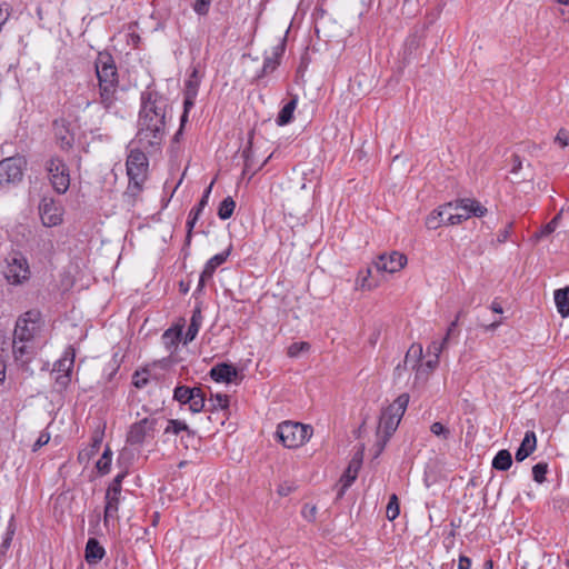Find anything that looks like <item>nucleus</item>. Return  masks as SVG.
I'll return each mask as SVG.
<instances>
[{"instance_id": "obj_62", "label": "nucleus", "mask_w": 569, "mask_h": 569, "mask_svg": "<svg viewBox=\"0 0 569 569\" xmlns=\"http://www.w3.org/2000/svg\"><path fill=\"white\" fill-rule=\"evenodd\" d=\"M490 309L496 313H502V307L497 301L491 303Z\"/></svg>"}, {"instance_id": "obj_29", "label": "nucleus", "mask_w": 569, "mask_h": 569, "mask_svg": "<svg viewBox=\"0 0 569 569\" xmlns=\"http://www.w3.org/2000/svg\"><path fill=\"white\" fill-rule=\"evenodd\" d=\"M206 408V396L200 388H193V393L189 401V409L193 413H198Z\"/></svg>"}, {"instance_id": "obj_64", "label": "nucleus", "mask_w": 569, "mask_h": 569, "mask_svg": "<svg viewBox=\"0 0 569 569\" xmlns=\"http://www.w3.org/2000/svg\"><path fill=\"white\" fill-rule=\"evenodd\" d=\"M360 287L361 288H367V289H371L373 287V284L369 283L368 282V278L367 277H363L360 281Z\"/></svg>"}, {"instance_id": "obj_16", "label": "nucleus", "mask_w": 569, "mask_h": 569, "mask_svg": "<svg viewBox=\"0 0 569 569\" xmlns=\"http://www.w3.org/2000/svg\"><path fill=\"white\" fill-rule=\"evenodd\" d=\"M237 376V368L229 363H218L210 370V377L217 382H231Z\"/></svg>"}, {"instance_id": "obj_52", "label": "nucleus", "mask_w": 569, "mask_h": 569, "mask_svg": "<svg viewBox=\"0 0 569 569\" xmlns=\"http://www.w3.org/2000/svg\"><path fill=\"white\" fill-rule=\"evenodd\" d=\"M556 142H558L562 148L569 146V131L560 129L556 136Z\"/></svg>"}, {"instance_id": "obj_9", "label": "nucleus", "mask_w": 569, "mask_h": 569, "mask_svg": "<svg viewBox=\"0 0 569 569\" xmlns=\"http://www.w3.org/2000/svg\"><path fill=\"white\" fill-rule=\"evenodd\" d=\"M156 425L157 419L150 417L133 423L127 433V442L132 446L141 445L147 438L153 437Z\"/></svg>"}, {"instance_id": "obj_28", "label": "nucleus", "mask_w": 569, "mask_h": 569, "mask_svg": "<svg viewBox=\"0 0 569 569\" xmlns=\"http://www.w3.org/2000/svg\"><path fill=\"white\" fill-rule=\"evenodd\" d=\"M512 465V457L511 453L502 449L498 451V453L495 456L492 460V468L500 471L508 470Z\"/></svg>"}, {"instance_id": "obj_36", "label": "nucleus", "mask_w": 569, "mask_h": 569, "mask_svg": "<svg viewBox=\"0 0 569 569\" xmlns=\"http://www.w3.org/2000/svg\"><path fill=\"white\" fill-rule=\"evenodd\" d=\"M430 431L442 440H448L451 437L450 429L439 421H436L430 426Z\"/></svg>"}, {"instance_id": "obj_63", "label": "nucleus", "mask_w": 569, "mask_h": 569, "mask_svg": "<svg viewBox=\"0 0 569 569\" xmlns=\"http://www.w3.org/2000/svg\"><path fill=\"white\" fill-rule=\"evenodd\" d=\"M101 441H102V439H101L100 436L93 437V439H92V447H93V449L98 450V448L101 445Z\"/></svg>"}, {"instance_id": "obj_6", "label": "nucleus", "mask_w": 569, "mask_h": 569, "mask_svg": "<svg viewBox=\"0 0 569 569\" xmlns=\"http://www.w3.org/2000/svg\"><path fill=\"white\" fill-rule=\"evenodd\" d=\"M27 160L22 156L9 157L0 161V186L14 184L22 180Z\"/></svg>"}, {"instance_id": "obj_22", "label": "nucleus", "mask_w": 569, "mask_h": 569, "mask_svg": "<svg viewBox=\"0 0 569 569\" xmlns=\"http://www.w3.org/2000/svg\"><path fill=\"white\" fill-rule=\"evenodd\" d=\"M30 341H20V339L13 338L12 340V352L14 359L21 363H27L32 355V347L29 346Z\"/></svg>"}, {"instance_id": "obj_14", "label": "nucleus", "mask_w": 569, "mask_h": 569, "mask_svg": "<svg viewBox=\"0 0 569 569\" xmlns=\"http://www.w3.org/2000/svg\"><path fill=\"white\" fill-rule=\"evenodd\" d=\"M400 423V420H398L395 417H391L387 415L386 412H382V416L380 418L379 423V430L382 429L383 431V439L378 443L379 448L377 451V456L380 455L386 446V442L389 440L391 435L397 430L398 426Z\"/></svg>"}, {"instance_id": "obj_27", "label": "nucleus", "mask_w": 569, "mask_h": 569, "mask_svg": "<svg viewBox=\"0 0 569 569\" xmlns=\"http://www.w3.org/2000/svg\"><path fill=\"white\" fill-rule=\"evenodd\" d=\"M297 102V98H293L281 108L276 119L278 126H286L292 121Z\"/></svg>"}, {"instance_id": "obj_34", "label": "nucleus", "mask_w": 569, "mask_h": 569, "mask_svg": "<svg viewBox=\"0 0 569 569\" xmlns=\"http://www.w3.org/2000/svg\"><path fill=\"white\" fill-rule=\"evenodd\" d=\"M193 393V388L187 386H179L173 391V399L179 401L182 405L189 403L191 396Z\"/></svg>"}, {"instance_id": "obj_59", "label": "nucleus", "mask_w": 569, "mask_h": 569, "mask_svg": "<svg viewBox=\"0 0 569 569\" xmlns=\"http://www.w3.org/2000/svg\"><path fill=\"white\" fill-rule=\"evenodd\" d=\"M107 492H114V493L121 495V483L112 480V482L109 485V487L107 489Z\"/></svg>"}, {"instance_id": "obj_55", "label": "nucleus", "mask_w": 569, "mask_h": 569, "mask_svg": "<svg viewBox=\"0 0 569 569\" xmlns=\"http://www.w3.org/2000/svg\"><path fill=\"white\" fill-rule=\"evenodd\" d=\"M193 211H190L189 213V218H188V221H187V228H188V232H187V240L188 242L190 241V238H191V232H192V229L198 220L199 217L192 214Z\"/></svg>"}, {"instance_id": "obj_5", "label": "nucleus", "mask_w": 569, "mask_h": 569, "mask_svg": "<svg viewBox=\"0 0 569 569\" xmlns=\"http://www.w3.org/2000/svg\"><path fill=\"white\" fill-rule=\"evenodd\" d=\"M46 169L53 189L60 194L66 193L70 187V173L64 161L52 157L47 161Z\"/></svg>"}, {"instance_id": "obj_61", "label": "nucleus", "mask_w": 569, "mask_h": 569, "mask_svg": "<svg viewBox=\"0 0 569 569\" xmlns=\"http://www.w3.org/2000/svg\"><path fill=\"white\" fill-rule=\"evenodd\" d=\"M4 378H6V365L0 359V383L4 381Z\"/></svg>"}, {"instance_id": "obj_31", "label": "nucleus", "mask_w": 569, "mask_h": 569, "mask_svg": "<svg viewBox=\"0 0 569 569\" xmlns=\"http://www.w3.org/2000/svg\"><path fill=\"white\" fill-rule=\"evenodd\" d=\"M234 208H236V202L234 200L231 198V197H227L224 198L220 204H219V208H218V217L221 219V220H227L229 219L233 211H234Z\"/></svg>"}, {"instance_id": "obj_13", "label": "nucleus", "mask_w": 569, "mask_h": 569, "mask_svg": "<svg viewBox=\"0 0 569 569\" xmlns=\"http://www.w3.org/2000/svg\"><path fill=\"white\" fill-rule=\"evenodd\" d=\"M40 218L46 227H54L61 223V212L53 200L43 199L39 206Z\"/></svg>"}, {"instance_id": "obj_39", "label": "nucleus", "mask_w": 569, "mask_h": 569, "mask_svg": "<svg viewBox=\"0 0 569 569\" xmlns=\"http://www.w3.org/2000/svg\"><path fill=\"white\" fill-rule=\"evenodd\" d=\"M548 470V465L543 462H539L532 467V476L533 480L538 483H542L546 480V473Z\"/></svg>"}, {"instance_id": "obj_10", "label": "nucleus", "mask_w": 569, "mask_h": 569, "mask_svg": "<svg viewBox=\"0 0 569 569\" xmlns=\"http://www.w3.org/2000/svg\"><path fill=\"white\" fill-rule=\"evenodd\" d=\"M407 264V257L398 251L380 254L375 262L378 271L395 273L400 271Z\"/></svg>"}, {"instance_id": "obj_35", "label": "nucleus", "mask_w": 569, "mask_h": 569, "mask_svg": "<svg viewBox=\"0 0 569 569\" xmlns=\"http://www.w3.org/2000/svg\"><path fill=\"white\" fill-rule=\"evenodd\" d=\"M400 513L398 497L393 493L389 498V502L386 509V516L389 520H395Z\"/></svg>"}, {"instance_id": "obj_19", "label": "nucleus", "mask_w": 569, "mask_h": 569, "mask_svg": "<svg viewBox=\"0 0 569 569\" xmlns=\"http://www.w3.org/2000/svg\"><path fill=\"white\" fill-rule=\"evenodd\" d=\"M104 549L94 538H90L86 546V560L89 565L98 563L104 556Z\"/></svg>"}, {"instance_id": "obj_2", "label": "nucleus", "mask_w": 569, "mask_h": 569, "mask_svg": "<svg viewBox=\"0 0 569 569\" xmlns=\"http://www.w3.org/2000/svg\"><path fill=\"white\" fill-rule=\"evenodd\" d=\"M99 87V103L110 110L117 100L119 74L112 56L109 52H99L94 61Z\"/></svg>"}, {"instance_id": "obj_30", "label": "nucleus", "mask_w": 569, "mask_h": 569, "mask_svg": "<svg viewBox=\"0 0 569 569\" xmlns=\"http://www.w3.org/2000/svg\"><path fill=\"white\" fill-rule=\"evenodd\" d=\"M181 431L187 432V435L191 437L196 435V432L191 430L184 421L178 419H170L164 429V433L178 435Z\"/></svg>"}, {"instance_id": "obj_38", "label": "nucleus", "mask_w": 569, "mask_h": 569, "mask_svg": "<svg viewBox=\"0 0 569 569\" xmlns=\"http://www.w3.org/2000/svg\"><path fill=\"white\" fill-rule=\"evenodd\" d=\"M197 98V94L186 93L184 92V99H183V113L181 116V127L184 126V122L188 119V113L190 109L194 106V100Z\"/></svg>"}, {"instance_id": "obj_44", "label": "nucleus", "mask_w": 569, "mask_h": 569, "mask_svg": "<svg viewBox=\"0 0 569 569\" xmlns=\"http://www.w3.org/2000/svg\"><path fill=\"white\" fill-rule=\"evenodd\" d=\"M278 56H279V53H278V51H276L273 53V57H267L264 59L263 67H262V74L272 72L277 68V66L279 64Z\"/></svg>"}, {"instance_id": "obj_32", "label": "nucleus", "mask_w": 569, "mask_h": 569, "mask_svg": "<svg viewBox=\"0 0 569 569\" xmlns=\"http://www.w3.org/2000/svg\"><path fill=\"white\" fill-rule=\"evenodd\" d=\"M208 410L213 411L217 409H227L229 406V398L227 395L218 393L214 397L212 396L208 400Z\"/></svg>"}, {"instance_id": "obj_57", "label": "nucleus", "mask_w": 569, "mask_h": 569, "mask_svg": "<svg viewBox=\"0 0 569 569\" xmlns=\"http://www.w3.org/2000/svg\"><path fill=\"white\" fill-rule=\"evenodd\" d=\"M292 491H293V487L289 483H281L277 489L278 495L281 497H287Z\"/></svg>"}, {"instance_id": "obj_24", "label": "nucleus", "mask_w": 569, "mask_h": 569, "mask_svg": "<svg viewBox=\"0 0 569 569\" xmlns=\"http://www.w3.org/2000/svg\"><path fill=\"white\" fill-rule=\"evenodd\" d=\"M202 322V315L200 309H194L190 319V323L188 326L187 332L183 338V343L187 345L191 342L198 335Z\"/></svg>"}, {"instance_id": "obj_58", "label": "nucleus", "mask_w": 569, "mask_h": 569, "mask_svg": "<svg viewBox=\"0 0 569 569\" xmlns=\"http://www.w3.org/2000/svg\"><path fill=\"white\" fill-rule=\"evenodd\" d=\"M471 560L466 556L459 557L458 569H470Z\"/></svg>"}, {"instance_id": "obj_49", "label": "nucleus", "mask_w": 569, "mask_h": 569, "mask_svg": "<svg viewBox=\"0 0 569 569\" xmlns=\"http://www.w3.org/2000/svg\"><path fill=\"white\" fill-rule=\"evenodd\" d=\"M462 311H459L456 316V319L450 323L448 330H447V333H446V337L443 338L445 340V343H448L450 338L455 335H457V327H458V321L460 319V317L462 316Z\"/></svg>"}, {"instance_id": "obj_47", "label": "nucleus", "mask_w": 569, "mask_h": 569, "mask_svg": "<svg viewBox=\"0 0 569 569\" xmlns=\"http://www.w3.org/2000/svg\"><path fill=\"white\" fill-rule=\"evenodd\" d=\"M468 218H469V213H465V211H461V210L452 211V216H449L447 218V226L459 224L462 221L467 220Z\"/></svg>"}, {"instance_id": "obj_37", "label": "nucleus", "mask_w": 569, "mask_h": 569, "mask_svg": "<svg viewBox=\"0 0 569 569\" xmlns=\"http://www.w3.org/2000/svg\"><path fill=\"white\" fill-rule=\"evenodd\" d=\"M112 452L109 448L104 450L101 458L97 462V469L101 473H108L110 470Z\"/></svg>"}, {"instance_id": "obj_46", "label": "nucleus", "mask_w": 569, "mask_h": 569, "mask_svg": "<svg viewBox=\"0 0 569 569\" xmlns=\"http://www.w3.org/2000/svg\"><path fill=\"white\" fill-rule=\"evenodd\" d=\"M212 186H213V182H211L209 184V187L204 190V193L202 196V198L200 199L198 206L196 208H193L191 211H193L192 214L199 217L200 213L202 212L203 208L207 206L208 203V199H209V194L211 192V189H212Z\"/></svg>"}, {"instance_id": "obj_41", "label": "nucleus", "mask_w": 569, "mask_h": 569, "mask_svg": "<svg viewBox=\"0 0 569 569\" xmlns=\"http://www.w3.org/2000/svg\"><path fill=\"white\" fill-rule=\"evenodd\" d=\"M562 212H563V209H561L545 227L543 229L541 230V233L540 236L541 237H545V236H548L550 233H552L557 226L559 224V221L561 220V216H562Z\"/></svg>"}, {"instance_id": "obj_26", "label": "nucleus", "mask_w": 569, "mask_h": 569, "mask_svg": "<svg viewBox=\"0 0 569 569\" xmlns=\"http://www.w3.org/2000/svg\"><path fill=\"white\" fill-rule=\"evenodd\" d=\"M439 360L436 358L429 359L426 362H420L419 367L417 368L415 383L421 381L426 382L430 376V373L438 367Z\"/></svg>"}, {"instance_id": "obj_8", "label": "nucleus", "mask_w": 569, "mask_h": 569, "mask_svg": "<svg viewBox=\"0 0 569 569\" xmlns=\"http://www.w3.org/2000/svg\"><path fill=\"white\" fill-rule=\"evenodd\" d=\"M40 312L38 310H29L20 316L16 322L13 338L20 341H31L39 328Z\"/></svg>"}, {"instance_id": "obj_50", "label": "nucleus", "mask_w": 569, "mask_h": 569, "mask_svg": "<svg viewBox=\"0 0 569 569\" xmlns=\"http://www.w3.org/2000/svg\"><path fill=\"white\" fill-rule=\"evenodd\" d=\"M448 346V343H445V340H442L441 342H437V341H433L431 342V345L428 347V352L429 353H432L433 355V358L437 357V360H439V356L441 353V351Z\"/></svg>"}, {"instance_id": "obj_48", "label": "nucleus", "mask_w": 569, "mask_h": 569, "mask_svg": "<svg viewBox=\"0 0 569 569\" xmlns=\"http://www.w3.org/2000/svg\"><path fill=\"white\" fill-rule=\"evenodd\" d=\"M210 3L211 0H196L193 10L200 16H206L209 11Z\"/></svg>"}, {"instance_id": "obj_1", "label": "nucleus", "mask_w": 569, "mask_h": 569, "mask_svg": "<svg viewBox=\"0 0 569 569\" xmlns=\"http://www.w3.org/2000/svg\"><path fill=\"white\" fill-rule=\"evenodd\" d=\"M167 99L154 90L141 92L137 140L140 144L158 147L166 134Z\"/></svg>"}, {"instance_id": "obj_3", "label": "nucleus", "mask_w": 569, "mask_h": 569, "mask_svg": "<svg viewBox=\"0 0 569 569\" xmlns=\"http://www.w3.org/2000/svg\"><path fill=\"white\" fill-rule=\"evenodd\" d=\"M126 167L129 178L126 196L132 198V201H134L142 191L143 183L147 179L148 159L141 150H131L127 158Z\"/></svg>"}, {"instance_id": "obj_40", "label": "nucleus", "mask_w": 569, "mask_h": 569, "mask_svg": "<svg viewBox=\"0 0 569 569\" xmlns=\"http://www.w3.org/2000/svg\"><path fill=\"white\" fill-rule=\"evenodd\" d=\"M181 329H168L164 331L162 339L166 345H176L181 340Z\"/></svg>"}, {"instance_id": "obj_25", "label": "nucleus", "mask_w": 569, "mask_h": 569, "mask_svg": "<svg viewBox=\"0 0 569 569\" xmlns=\"http://www.w3.org/2000/svg\"><path fill=\"white\" fill-rule=\"evenodd\" d=\"M120 493L106 492L104 523L117 516L120 502Z\"/></svg>"}, {"instance_id": "obj_11", "label": "nucleus", "mask_w": 569, "mask_h": 569, "mask_svg": "<svg viewBox=\"0 0 569 569\" xmlns=\"http://www.w3.org/2000/svg\"><path fill=\"white\" fill-rule=\"evenodd\" d=\"M363 458V448L358 449V451L353 455L352 459L349 461L347 469L341 476L339 482L341 488L338 492V496L341 497L345 491L352 485V482L357 479L358 472L362 465Z\"/></svg>"}, {"instance_id": "obj_42", "label": "nucleus", "mask_w": 569, "mask_h": 569, "mask_svg": "<svg viewBox=\"0 0 569 569\" xmlns=\"http://www.w3.org/2000/svg\"><path fill=\"white\" fill-rule=\"evenodd\" d=\"M310 345L308 342H293L288 348V356L291 358L298 357L300 352L309 350Z\"/></svg>"}, {"instance_id": "obj_21", "label": "nucleus", "mask_w": 569, "mask_h": 569, "mask_svg": "<svg viewBox=\"0 0 569 569\" xmlns=\"http://www.w3.org/2000/svg\"><path fill=\"white\" fill-rule=\"evenodd\" d=\"M422 358V346L420 343H413L408 349L405 360L403 367L405 369L416 370L419 367Z\"/></svg>"}, {"instance_id": "obj_15", "label": "nucleus", "mask_w": 569, "mask_h": 569, "mask_svg": "<svg viewBox=\"0 0 569 569\" xmlns=\"http://www.w3.org/2000/svg\"><path fill=\"white\" fill-rule=\"evenodd\" d=\"M29 277V268L23 258H13L12 263L9 264L7 278L13 283H20Z\"/></svg>"}, {"instance_id": "obj_17", "label": "nucleus", "mask_w": 569, "mask_h": 569, "mask_svg": "<svg viewBox=\"0 0 569 569\" xmlns=\"http://www.w3.org/2000/svg\"><path fill=\"white\" fill-rule=\"evenodd\" d=\"M455 210L465 211V213H469V218L471 216L475 217H483L487 212V208L483 207L479 201L470 198L458 199L455 201Z\"/></svg>"}, {"instance_id": "obj_18", "label": "nucleus", "mask_w": 569, "mask_h": 569, "mask_svg": "<svg viewBox=\"0 0 569 569\" xmlns=\"http://www.w3.org/2000/svg\"><path fill=\"white\" fill-rule=\"evenodd\" d=\"M536 446H537L536 433L533 431H527L525 433V437L521 441L520 447L516 451V456H515L516 460L519 462L523 461L527 457H529L535 451Z\"/></svg>"}, {"instance_id": "obj_54", "label": "nucleus", "mask_w": 569, "mask_h": 569, "mask_svg": "<svg viewBox=\"0 0 569 569\" xmlns=\"http://www.w3.org/2000/svg\"><path fill=\"white\" fill-rule=\"evenodd\" d=\"M49 440H50V435L47 432H41L40 436L38 437L37 441L34 442L32 450L37 451L42 446L47 445L49 442Z\"/></svg>"}, {"instance_id": "obj_20", "label": "nucleus", "mask_w": 569, "mask_h": 569, "mask_svg": "<svg viewBox=\"0 0 569 569\" xmlns=\"http://www.w3.org/2000/svg\"><path fill=\"white\" fill-rule=\"evenodd\" d=\"M409 399V393H401L383 412L397 418L398 420H401L408 407Z\"/></svg>"}, {"instance_id": "obj_60", "label": "nucleus", "mask_w": 569, "mask_h": 569, "mask_svg": "<svg viewBox=\"0 0 569 569\" xmlns=\"http://www.w3.org/2000/svg\"><path fill=\"white\" fill-rule=\"evenodd\" d=\"M521 161L518 156L513 157V166L511 172L516 173L521 169Z\"/></svg>"}, {"instance_id": "obj_7", "label": "nucleus", "mask_w": 569, "mask_h": 569, "mask_svg": "<svg viewBox=\"0 0 569 569\" xmlns=\"http://www.w3.org/2000/svg\"><path fill=\"white\" fill-rule=\"evenodd\" d=\"M74 357V349L72 347H68L63 356L53 366L52 373H56L54 386L59 392L66 390L71 381Z\"/></svg>"}, {"instance_id": "obj_56", "label": "nucleus", "mask_w": 569, "mask_h": 569, "mask_svg": "<svg viewBox=\"0 0 569 569\" xmlns=\"http://www.w3.org/2000/svg\"><path fill=\"white\" fill-rule=\"evenodd\" d=\"M512 223H509L505 229L500 230L497 234V242L503 243L509 238Z\"/></svg>"}, {"instance_id": "obj_33", "label": "nucleus", "mask_w": 569, "mask_h": 569, "mask_svg": "<svg viewBox=\"0 0 569 569\" xmlns=\"http://www.w3.org/2000/svg\"><path fill=\"white\" fill-rule=\"evenodd\" d=\"M199 86H200V78L198 74V70L193 69L186 81L184 92L191 93V94H198Z\"/></svg>"}, {"instance_id": "obj_23", "label": "nucleus", "mask_w": 569, "mask_h": 569, "mask_svg": "<svg viewBox=\"0 0 569 569\" xmlns=\"http://www.w3.org/2000/svg\"><path fill=\"white\" fill-rule=\"evenodd\" d=\"M555 303L562 318L569 316V286L555 291Z\"/></svg>"}, {"instance_id": "obj_4", "label": "nucleus", "mask_w": 569, "mask_h": 569, "mask_svg": "<svg viewBox=\"0 0 569 569\" xmlns=\"http://www.w3.org/2000/svg\"><path fill=\"white\" fill-rule=\"evenodd\" d=\"M312 428L300 422L283 421L277 428L279 441L287 448H298L312 436Z\"/></svg>"}, {"instance_id": "obj_45", "label": "nucleus", "mask_w": 569, "mask_h": 569, "mask_svg": "<svg viewBox=\"0 0 569 569\" xmlns=\"http://www.w3.org/2000/svg\"><path fill=\"white\" fill-rule=\"evenodd\" d=\"M452 211H456L455 202L445 203L443 206H440L437 209V216H440L442 218V222L445 226H447V218L449 216H452Z\"/></svg>"}, {"instance_id": "obj_51", "label": "nucleus", "mask_w": 569, "mask_h": 569, "mask_svg": "<svg viewBox=\"0 0 569 569\" xmlns=\"http://www.w3.org/2000/svg\"><path fill=\"white\" fill-rule=\"evenodd\" d=\"M148 377H147V371H143V372H136L134 376H133V385L137 387V388H143L147 386L148 383Z\"/></svg>"}, {"instance_id": "obj_12", "label": "nucleus", "mask_w": 569, "mask_h": 569, "mask_svg": "<svg viewBox=\"0 0 569 569\" xmlns=\"http://www.w3.org/2000/svg\"><path fill=\"white\" fill-rule=\"evenodd\" d=\"M232 247L229 246L224 251L214 254L211 259H209L199 277L198 290H201L206 282L212 278L216 269L224 263V261L230 256Z\"/></svg>"}, {"instance_id": "obj_53", "label": "nucleus", "mask_w": 569, "mask_h": 569, "mask_svg": "<svg viewBox=\"0 0 569 569\" xmlns=\"http://www.w3.org/2000/svg\"><path fill=\"white\" fill-rule=\"evenodd\" d=\"M317 515V507L316 506H308L306 505L302 509V516L308 521H315Z\"/></svg>"}, {"instance_id": "obj_43", "label": "nucleus", "mask_w": 569, "mask_h": 569, "mask_svg": "<svg viewBox=\"0 0 569 569\" xmlns=\"http://www.w3.org/2000/svg\"><path fill=\"white\" fill-rule=\"evenodd\" d=\"M443 226L442 218L437 216V210H433L426 219V227L430 230H436Z\"/></svg>"}]
</instances>
